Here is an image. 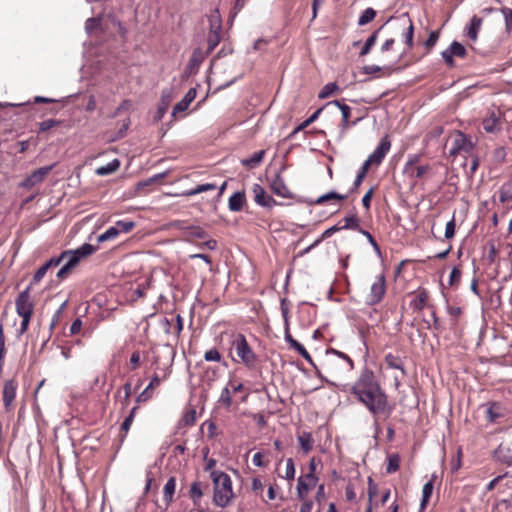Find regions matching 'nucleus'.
<instances>
[{
  "label": "nucleus",
  "instance_id": "64",
  "mask_svg": "<svg viewBox=\"0 0 512 512\" xmlns=\"http://www.w3.org/2000/svg\"><path fill=\"white\" fill-rule=\"evenodd\" d=\"M395 43L394 38L387 39L380 47V51L382 53H385L387 51H390L393 48V45Z\"/></svg>",
  "mask_w": 512,
  "mask_h": 512
},
{
  "label": "nucleus",
  "instance_id": "56",
  "mask_svg": "<svg viewBox=\"0 0 512 512\" xmlns=\"http://www.w3.org/2000/svg\"><path fill=\"white\" fill-rule=\"evenodd\" d=\"M196 420V411L191 409L183 416V421L186 425H193Z\"/></svg>",
  "mask_w": 512,
  "mask_h": 512
},
{
  "label": "nucleus",
  "instance_id": "45",
  "mask_svg": "<svg viewBox=\"0 0 512 512\" xmlns=\"http://www.w3.org/2000/svg\"><path fill=\"white\" fill-rule=\"evenodd\" d=\"M115 227L118 230L119 234L128 233L135 227V223L133 221L119 220L115 223Z\"/></svg>",
  "mask_w": 512,
  "mask_h": 512
},
{
  "label": "nucleus",
  "instance_id": "5",
  "mask_svg": "<svg viewBox=\"0 0 512 512\" xmlns=\"http://www.w3.org/2000/svg\"><path fill=\"white\" fill-rule=\"evenodd\" d=\"M231 351L234 352L238 361L247 367H253L256 363V355L248 344L243 334H237L232 341ZM237 361V359H234Z\"/></svg>",
  "mask_w": 512,
  "mask_h": 512
},
{
  "label": "nucleus",
  "instance_id": "1",
  "mask_svg": "<svg viewBox=\"0 0 512 512\" xmlns=\"http://www.w3.org/2000/svg\"><path fill=\"white\" fill-rule=\"evenodd\" d=\"M350 394L355 396L373 415L374 422L381 415L390 416L393 408L388 397L375 379L373 372L364 370L350 388Z\"/></svg>",
  "mask_w": 512,
  "mask_h": 512
},
{
  "label": "nucleus",
  "instance_id": "40",
  "mask_svg": "<svg viewBox=\"0 0 512 512\" xmlns=\"http://www.w3.org/2000/svg\"><path fill=\"white\" fill-rule=\"evenodd\" d=\"M218 402L223 404L226 408H229L232 405V394L228 386L222 389Z\"/></svg>",
  "mask_w": 512,
  "mask_h": 512
},
{
  "label": "nucleus",
  "instance_id": "63",
  "mask_svg": "<svg viewBox=\"0 0 512 512\" xmlns=\"http://www.w3.org/2000/svg\"><path fill=\"white\" fill-rule=\"evenodd\" d=\"M429 168L430 167L428 165L417 166L413 171V175L416 178H422L425 175V173L429 170Z\"/></svg>",
  "mask_w": 512,
  "mask_h": 512
},
{
  "label": "nucleus",
  "instance_id": "25",
  "mask_svg": "<svg viewBox=\"0 0 512 512\" xmlns=\"http://www.w3.org/2000/svg\"><path fill=\"white\" fill-rule=\"evenodd\" d=\"M120 167V161L118 159H113L111 162L106 165L100 166L96 169V174L99 176H107L109 174L114 173Z\"/></svg>",
  "mask_w": 512,
  "mask_h": 512
},
{
  "label": "nucleus",
  "instance_id": "10",
  "mask_svg": "<svg viewBox=\"0 0 512 512\" xmlns=\"http://www.w3.org/2000/svg\"><path fill=\"white\" fill-rule=\"evenodd\" d=\"M390 148L391 142L389 140V137L385 136L381 139L376 149L373 151L372 154L368 156V158L365 161L368 162L371 166L380 165L383 159L385 158L386 154L389 152Z\"/></svg>",
  "mask_w": 512,
  "mask_h": 512
},
{
  "label": "nucleus",
  "instance_id": "55",
  "mask_svg": "<svg viewBox=\"0 0 512 512\" xmlns=\"http://www.w3.org/2000/svg\"><path fill=\"white\" fill-rule=\"evenodd\" d=\"M359 232L361 234H363L367 240L369 241V243L373 246L374 250L377 252V253H380V248L377 244V242L375 241L374 237L371 235V233H369L368 231H365L363 230L362 228L359 229Z\"/></svg>",
  "mask_w": 512,
  "mask_h": 512
},
{
  "label": "nucleus",
  "instance_id": "27",
  "mask_svg": "<svg viewBox=\"0 0 512 512\" xmlns=\"http://www.w3.org/2000/svg\"><path fill=\"white\" fill-rule=\"evenodd\" d=\"M385 363L387 367L392 369H398L401 371L402 375H405V370L403 368L402 359L399 356L393 355L392 353H388L385 356Z\"/></svg>",
  "mask_w": 512,
  "mask_h": 512
},
{
  "label": "nucleus",
  "instance_id": "16",
  "mask_svg": "<svg viewBox=\"0 0 512 512\" xmlns=\"http://www.w3.org/2000/svg\"><path fill=\"white\" fill-rule=\"evenodd\" d=\"M175 226L185 231V239L192 241L193 239H206L207 233L200 226H183V222H176Z\"/></svg>",
  "mask_w": 512,
  "mask_h": 512
},
{
  "label": "nucleus",
  "instance_id": "54",
  "mask_svg": "<svg viewBox=\"0 0 512 512\" xmlns=\"http://www.w3.org/2000/svg\"><path fill=\"white\" fill-rule=\"evenodd\" d=\"M439 38V32H436V31H432L430 34H429V37L428 39L425 41L424 45L428 48V49H431L437 42Z\"/></svg>",
  "mask_w": 512,
  "mask_h": 512
},
{
  "label": "nucleus",
  "instance_id": "34",
  "mask_svg": "<svg viewBox=\"0 0 512 512\" xmlns=\"http://www.w3.org/2000/svg\"><path fill=\"white\" fill-rule=\"evenodd\" d=\"M482 125L486 132L493 133L498 129L499 119L494 114H492L490 117H487L483 120Z\"/></svg>",
  "mask_w": 512,
  "mask_h": 512
},
{
  "label": "nucleus",
  "instance_id": "13",
  "mask_svg": "<svg viewBox=\"0 0 512 512\" xmlns=\"http://www.w3.org/2000/svg\"><path fill=\"white\" fill-rule=\"evenodd\" d=\"M318 478L312 474H306L298 478L297 496L299 499L304 500L310 490L317 484Z\"/></svg>",
  "mask_w": 512,
  "mask_h": 512
},
{
  "label": "nucleus",
  "instance_id": "43",
  "mask_svg": "<svg viewBox=\"0 0 512 512\" xmlns=\"http://www.w3.org/2000/svg\"><path fill=\"white\" fill-rule=\"evenodd\" d=\"M338 89V86L336 83H327L326 85L323 86V88L321 89L318 97L320 99H325V98H328L329 96H331L336 90Z\"/></svg>",
  "mask_w": 512,
  "mask_h": 512
},
{
  "label": "nucleus",
  "instance_id": "26",
  "mask_svg": "<svg viewBox=\"0 0 512 512\" xmlns=\"http://www.w3.org/2000/svg\"><path fill=\"white\" fill-rule=\"evenodd\" d=\"M176 489V479L175 477H170L163 489V498L166 504H170L173 500V495Z\"/></svg>",
  "mask_w": 512,
  "mask_h": 512
},
{
  "label": "nucleus",
  "instance_id": "57",
  "mask_svg": "<svg viewBox=\"0 0 512 512\" xmlns=\"http://www.w3.org/2000/svg\"><path fill=\"white\" fill-rule=\"evenodd\" d=\"M455 234V221L454 218H452L449 222L446 224L445 228V238L450 239Z\"/></svg>",
  "mask_w": 512,
  "mask_h": 512
},
{
  "label": "nucleus",
  "instance_id": "36",
  "mask_svg": "<svg viewBox=\"0 0 512 512\" xmlns=\"http://www.w3.org/2000/svg\"><path fill=\"white\" fill-rule=\"evenodd\" d=\"M344 225L341 226V229H353V230H358L361 229L359 227V218L357 217L356 214H352V215H349V216H346L344 218Z\"/></svg>",
  "mask_w": 512,
  "mask_h": 512
},
{
  "label": "nucleus",
  "instance_id": "21",
  "mask_svg": "<svg viewBox=\"0 0 512 512\" xmlns=\"http://www.w3.org/2000/svg\"><path fill=\"white\" fill-rule=\"evenodd\" d=\"M271 190L281 197H288L290 195V191L286 184L284 183V180L281 178L279 174L275 176V178L271 182Z\"/></svg>",
  "mask_w": 512,
  "mask_h": 512
},
{
  "label": "nucleus",
  "instance_id": "42",
  "mask_svg": "<svg viewBox=\"0 0 512 512\" xmlns=\"http://www.w3.org/2000/svg\"><path fill=\"white\" fill-rule=\"evenodd\" d=\"M119 235L118 230L116 229L115 225L109 227L104 233L98 236V242H105L108 240L115 239Z\"/></svg>",
  "mask_w": 512,
  "mask_h": 512
},
{
  "label": "nucleus",
  "instance_id": "23",
  "mask_svg": "<svg viewBox=\"0 0 512 512\" xmlns=\"http://www.w3.org/2000/svg\"><path fill=\"white\" fill-rule=\"evenodd\" d=\"M285 340L290 344V346L296 350L305 360L309 361L310 363H312V358L310 356V354L308 353V351L305 349V347L299 343L297 340H295L290 334H289V330L286 331V334H285Z\"/></svg>",
  "mask_w": 512,
  "mask_h": 512
},
{
  "label": "nucleus",
  "instance_id": "58",
  "mask_svg": "<svg viewBox=\"0 0 512 512\" xmlns=\"http://www.w3.org/2000/svg\"><path fill=\"white\" fill-rule=\"evenodd\" d=\"M164 175H165L164 173H161V174L155 175L154 177H151V178L147 179L146 181L139 182V183L137 184V188H138V189H142V188H144V187H146V186H149V185H151L153 182H155V181H157V180H159V179L163 178V177H164Z\"/></svg>",
  "mask_w": 512,
  "mask_h": 512
},
{
  "label": "nucleus",
  "instance_id": "6",
  "mask_svg": "<svg viewBox=\"0 0 512 512\" xmlns=\"http://www.w3.org/2000/svg\"><path fill=\"white\" fill-rule=\"evenodd\" d=\"M386 293V278L383 273L377 275L370 286V291L365 297V303L369 306L379 304Z\"/></svg>",
  "mask_w": 512,
  "mask_h": 512
},
{
  "label": "nucleus",
  "instance_id": "31",
  "mask_svg": "<svg viewBox=\"0 0 512 512\" xmlns=\"http://www.w3.org/2000/svg\"><path fill=\"white\" fill-rule=\"evenodd\" d=\"M499 200L506 203L512 200V181L505 182L499 189Z\"/></svg>",
  "mask_w": 512,
  "mask_h": 512
},
{
  "label": "nucleus",
  "instance_id": "20",
  "mask_svg": "<svg viewBox=\"0 0 512 512\" xmlns=\"http://www.w3.org/2000/svg\"><path fill=\"white\" fill-rule=\"evenodd\" d=\"M400 21L402 22L401 27L403 28V31H404L403 36L405 39V43L407 45V48L411 49L413 46V35H414L413 23L409 18H407V19L402 18V19H400Z\"/></svg>",
  "mask_w": 512,
  "mask_h": 512
},
{
  "label": "nucleus",
  "instance_id": "7",
  "mask_svg": "<svg viewBox=\"0 0 512 512\" xmlns=\"http://www.w3.org/2000/svg\"><path fill=\"white\" fill-rule=\"evenodd\" d=\"M452 147L449 151L451 156H456L462 152L469 153L473 149V143L461 131H455L451 136Z\"/></svg>",
  "mask_w": 512,
  "mask_h": 512
},
{
  "label": "nucleus",
  "instance_id": "49",
  "mask_svg": "<svg viewBox=\"0 0 512 512\" xmlns=\"http://www.w3.org/2000/svg\"><path fill=\"white\" fill-rule=\"evenodd\" d=\"M216 32L217 34H221V20L218 16L210 17V31L209 33Z\"/></svg>",
  "mask_w": 512,
  "mask_h": 512
},
{
  "label": "nucleus",
  "instance_id": "50",
  "mask_svg": "<svg viewBox=\"0 0 512 512\" xmlns=\"http://www.w3.org/2000/svg\"><path fill=\"white\" fill-rule=\"evenodd\" d=\"M295 476V466L292 458L287 459L286 461V472L285 478L288 480H293Z\"/></svg>",
  "mask_w": 512,
  "mask_h": 512
},
{
  "label": "nucleus",
  "instance_id": "59",
  "mask_svg": "<svg viewBox=\"0 0 512 512\" xmlns=\"http://www.w3.org/2000/svg\"><path fill=\"white\" fill-rule=\"evenodd\" d=\"M373 192H374V189L373 187H371L363 196L362 198V204L363 206L368 210L370 209V205H371V199H372V196H373Z\"/></svg>",
  "mask_w": 512,
  "mask_h": 512
},
{
  "label": "nucleus",
  "instance_id": "33",
  "mask_svg": "<svg viewBox=\"0 0 512 512\" xmlns=\"http://www.w3.org/2000/svg\"><path fill=\"white\" fill-rule=\"evenodd\" d=\"M370 164L366 161L362 164L361 168L357 172L356 178L353 183V187L351 189V192L355 191L363 182L364 178L366 177V174L370 168Z\"/></svg>",
  "mask_w": 512,
  "mask_h": 512
},
{
  "label": "nucleus",
  "instance_id": "47",
  "mask_svg": "<svg viewBox=\"0 0 512 512\" xmlns=\"http://www.w3.org/2000/svg\"><path fill=\"white\" fill-rule=\"evenodd\" d=\"M60 124H61V121L55 120V119H48V120L42 121L39 124V132H46L53 127L59 126Z\"/></svg>",
  "mask_w": 512,
  "mask_h": 512
},
{
  "label": "nucleus",
  "instance_id": "14",
  "mask_svg": "<svg viewBox=\"0 0 512 512\" xmlns=\"http://www.w3.org/2000/svg\"><path fill=\"white\" fill-rule=\"evenodd\" d=\"M252 191L254 194V201L259 206L271 208L276 204L274 198L267 194V192L261 185L257 183L254 184Z\"/></svg>",
  "mask_w": 512,
  "mask_h": 512
},
{
  "label": "nucleus",
  "instance_id": "15",
  "mask_svg": "<svg viewBox=\"0 0 512 512\" xmlns=\"http://www.w3.org/2000/svg\"><path fill=\"white\" fill-rule=\"evenodd\" d=\"M17 387V382L14 379H9L4 383L3 403L7 411H10L12 408V404L16 397Z\"/></svg>",
  "mask_w": 512,
  "mask_h": 512
},
{
  "label": "nucleus",
  "instance_id": "8",
  "mask_svg": "<svg viewBox=\"0 0 512 512\" xmlns=\"http://www.w3.org/2000/svg\"><path fill=\"white\" fill-rule=\"evenodd\" d=\"M496 9L492 7L484 8L480 11L481 15H473L469 25L466 27V35L467 37L473 41L476 42L478 39V33L482 27L483 19L486 15L489 13L495 12Z\"/></svg>",
  "mask_w": 512,
  "mask_h": 512
},
{
  "label": "nucleus",
  "instance_id": "37",
  "mask_svg": "<svg viewBox=\"0 0 512 512\" xmlns=\"http://www.w3.org/2000/svg\"><path fill=\"white\" fill-rule=\"evenodd\" d=\"M500 12L503 15L505 21V31L507 34L512 32V9L508 7H502Z\"/></svg>",
  "mask_w": 512,
  "mask_h": 512
},
{
  "label": "nucleus",
  "instance_id": "48",
  "mask_svg": "<svg viewBox=\"0 0 512 512\" xmlns=\"http://www.w3.org/2000/svg\"><path fill=\"white\" fill-rule=\"evenodd\" d=\"M204 359L208 362H219L221 360V354L216 348H212L205 352Z\"/></svg>",
  "mask_w": 512,
  "mask_h": 512
},
{
  "label": "nucleus",
  "instance_id": "17",
  "mask_svg": "<svg viewBox=\"0 0 512 512\" xmlns=\"http://www.w3.org/2000/svg\"><path fill=\"white\" fill-rule=\"evenodd\" d=\"M197 91L195 88H190L183 99L179 101L173 108L172 115L175 116L177 113L184 112L188 109L191 102L196 98Z\"/></svg>",
  "mask_w": 512,
  "mask_h": 512
},
{
  "label": "nucleus",
  "instance_id": "19",
  "mask_svg": "<svg viewBox=\"0 0 512 512\" xmlns=\"http://www.w3.org/2000/svg\"><path fill=\"white\" fill-rule=\"evenodd\" d=\"M58 265H59V259H55L54 257L49 259L46 263H44L41 267H39L36 270V272L33 275L30 285L32 286L36 283H39L44 278L45 274L47 273V271L50 268L56 267Z\"/></svg>",
  "mask_w": 512,
  "mask_h": 512
},
{
  "label": "nucleus",
  "instance_id": "2",
  "mask_svg": "<svg viewBox=\"0 0 512 512\" xmlns=\"http://www.w3.org/2000/svg\"><path fill=\"white\" fill-rule=\"evenodd\" d=\"M213 482V503L220 507H227L234 499L232 480L223 471L212 470L210 473Z\"/></svg>",
  "mask_w": 512,
  "mask_h": 512
},
{
  "label": "nucleus",
  "instance_id": "53",
  "mask_svg": "<svg viewBox=\"0 0 512 512\" xmlns=\"http://www.w3.org/2000/svg\"><path fill=\"white\" fill-rule=\"evenodd\" d=\"M460 278H461V270L457 267H454L450 273L449 284L455 285L456 283H458L460 281Z\"/></svg>",
  "mask_w": 512,
  "mask_h": 512
},
{
  "label": "nucleus",
  "instance_id": "12",
  "mask_svg": "<svg viewBox=\"0 0 512 512\" xmlns=\"http://www.w3.org/2000/svg\"><path fill=\"white\" fill-rule=\"evenodd\" d=\"M454 56L459 58H464L466 56L465 47L457 41H453L451 45L442 52V57L449 67L454 66Z\"/></svg>",
  "mask_w": 512,
  "mask_h": 512
},
{
  "label": "nucleus",
  "instance_id": "24",
  "mask_svg": "<svg viewBox=\"0 0 512 512\" xmlns=\"http://www.w3.org/2000/svg\"><path fill=\"white\" fill-rule=\"evenodd\" d=\"M264 155L265 150L257 151L250 157L242 159L241 164L249 169H254L262 163Z\"/></svg>",
  "mask_w": 512,
  "mask_h": 512
},
{
  "label": "nucleus",
  "instance_id": "60",
  "mask_svg": "<svg viewBox=\"0 0 512 512\" xmlns=\"http://www.w3.org/2000/svg\"><path fill=\"white\" fill-rule=\"evenodd\" d=\"M384 28V25L381 26L379 29H377L375 32H373L366 40L365 44L368 45V47L372 48L377 39H378V34L380 33V31Z\"/></svg>",
  "mask_w": 512,
  "mask_h": 512
},
{
  "label": "nucleus",
  "instance_id": "4",
  "mask_svg": "<svg viewBox=\"0 0 512 512\" xmlns=\"http://www.w3.org/2000/svg\"><path fill=\"white\" fill-rule=\"evenodd\" d=\"M325 366L328 373L337 377L342 373L351 371L354 363L348 355L335 349H329L327 350Z\"/></svg>",
  "mask_w": 512,
  "mask_h": 512
},
{
  "label": "nucleus",
  "instance_id": "3",
  "mask_svg": "<svg viewBox=\"0 0 512 512\" xmlns=\"http://www.w3.org/2000/svg\"><path fill=\"white\" fill-rule=\"evenodd\" d=\"M96 250L97 247L89 243H84L77 249L64 251L60 254V256L54 257L55 259H59V264L66 260L65 264L58 271L57 277L59 279H65L79 264L81 259L92 255L94 252H96Z\"/></svg>",
  "mask_w": 512,
  "mask_h": 512
},
{
  "label": "nucleus",
  "instance_id": "22",
  "mask_svg": "<svg viewBox=\"0 0 512 512\" xmlns=\"http://www.w3.org/2000/svg\"><path fill=\"white\" fill-rule=\"evenodd\" d=\"M486 418L489 422H496L500 417L503 416L502 407L499 403L493 402L484 405Z\"/></svg>",
  "mask_w": 512,
  "mask_h": 512
},
{
  "label": "nucleus",
  "instance_id": "28",
  "mask_svg": "<svg viewBox=\"0 0 512 512\" xmlns=\"http://www.w3.org/2000/svg\"><path fill=\"white\" fill-rule=\"evenodd\" d=\"M298 442L300 444L301 449L304 453H308L311 451L313 447L314 440L312 435L308 432H303L298 435Z\"/></svg>",
  "mask_w": 512,
  "mask_h": 512
},
{
  "label": "nucleus",
  "instance_id": "44",
  "mask_svg": "<svg viewBox=\"0 0 512 512\" xmlns=\"http://www.w3.org/2000/svg\"><path fill=\"white\" fill-rule=\"evenodd\" d=\"M221 40V34H217L216 32L209 33L208 34V46H207V53H211L217 45L220 43Z\"/></svg>",
  "mask_w": 512,
  "mask_h": 512
},
{
  "label": "nucleus",
  "instance_id": "32",
  "mask_svg": "<svg viewBox=\"0 0 512 512\" xmlns=\"http://www.w3.org/2000/svg\"><path fill=\"white\" fill-rule=\"evenodd\" d=\"M432 492H433V483L432 481H428L427 483L424 484L423 486V489H422V499H421V503H420V510H424L430 500V497L432 495Z\"/></svg>",
  "mask_w": 512,
  "mask_h": 512
},
{
  "label": "nucleus",
  "instance_id": "51",
  "mask_svg": "<svg viewBox=\"0 0 512 512\" xmlns=\"http://www.w3.org/2000/svg\"><path fill=\"white\" fill-rule=\"evenodd\" d=\"M152 395H153V390L151 389H148V387H146L138 396H137V399H136V402L137 403H143V402H147L149 399L152 398Z\"/></svg>",
  "mask_w": 512,
  "mask_h": 512
},
{
  "label": "nucleus",
  "instance_id": "38",
  "mask_svg": "<svg viewBox=\"0 0 512 512\" xmlns=\"http://www.w3.org/2000/svg\"><path fill=\"white\" fill-rule=\"evenodd\" d=\"M400 466V457L398 454H391L388 457V465L386 467V472L388 474L394 473L399 469Z\"/></svg>",
  "mask_w": 512,
  "mask_h": 512
},
{
  "label": "nucleus",
  "instance_id": "29",
  "mask_svg": "<svg viewBox=\"0 0 512 512\" xmlns=\"http://www.w3.org/2000/svg\"><path fill=\"white\" fill-rule=\"evenodd\" d=\"M189 494L193 503L199 505L203 496L202 484L198 481L193 482L190 486Z\"/></svg>",
  "mask_w": 512,
  "mask_h": 512
},
{
  "label": "nucleus",
  "instance_id": "35",
  "mask_svg": "<svg viewBox=\"0 0 512 512\" xmlns=\"http://www.w3.org/2000/svg\"><path fill=\"white\" fill-rule=\"evenodd\" d=\"M376 16V11L373 8H366L358 19V25L363 26L371 22Z\"/></svg>",
  "mask_w": 512,
  "mask_h": 512
},
{
  "label": "nucleus",
  "instance_id": "11",
  "mask_svg": "<svg viewBox=\"0 0 512 512\" xmlns=\"http://www.w3.org/2000/svg\"><path fill=\"white\" fill-rule=\"evenodd\" d=\"M53 167L54 165L44 166L33 171L21 182L20 186L26 189H30L35 185L41 183L44 180V178L50 173Z\"/></svg>",
  "mask_w": 512,
  "mask_h": 512
},
{
  "label": "nucleus",
  "instance_id": "62",
  "mask_svg": "<svg viewBox=\"0 0 512 512\" xmlns=\"http://www.w3.org/2000/svg\"><path fill=\"white\" fill-rule=\"evenodd\" d=\"M139 364H140V353L138 351H135L132 353V355L130 357L131 369L132 370L137 369Z\"/></svg>",
  "mask_w": 512,
  "mask_h": 512
},
{
  "label": "nucleus",
  "instance_id": "9",
  "mask_svg": "<svg viewBox=\"0 0 512 512\" xmlns=\"http://www.w3.org/2000/svg\"><path fill=\"white\" fill-rule=\"evenodd\" d=\"M31 285L22 291L15 300L16 312L19 316H32L34 304L30 299Z\"/></svg>",
  "mask_w": 512,
  "mask_h": 512
},
{
  "label": "nucleus",
  "instance_id": "30",
  "mask_svg": "<svg viewBox=\"0 0 512 512\" xmlns=\"http://www.w3.org/2000/svg\"><path fill=\"white\" fill-rule=\"evenodd\" d=\"M497 453L504 462L512 464V442L501 444L498 447Z\"/></svg>",
  "mask_w": 512,
  "mask_h": 512
},
{
  "label": "nucleus",
  "instance_id": "61",
  "mask_svg": "<svg viewBox=\"0 0 512 512\" xmlns=\"http://www.w3.org/2000/svg\"><path fill=\"white\" fill-rule=\"evenodd\" d=\"M368 482H369V487H368V497H369V504H371L372 499H373V498L376 496V494H377V486L373 483V481H372V478H371V477H369Z\"/></svg>",
  "mask_w": 512,
  "mask_h": 512
},
{
  "label": "nucleus",
  "instance_id": "18",
  "mask_svg": "<svg viewBox=\"0 0 512 512\" xmlns=\"http://www.w3.org/2000/svg\"><path fill=\"white\" fill-rule=\"evenodd\" d=\"M246 203V195L244 191H237L233 193L228 200L229 210L232 212H239L243 209Z\"/></svg>",
  "mask_w": 512,
  "mask_h": 512
},
{
  "label": "nucleus",
  "instance_id": "41",
  "mask_svg": "<svg viewBox=\"0 0 512 512\" xmlns=\"http://www.w3.org/2000/svg\"><path fill=\"white\" fill-rule=\"evenodd\" d=\"M214 189H216V185H214V184H211V183L201 184V185H198L195 188L185 192V195L193 196V195H197V194H200V193H203L206 191H210V190H214Z\"/></svg>",
  "mask_w": 512,
  "mask_h": 512
},
{
  "label": "nucleus",
  "instance_id": "39",
  "mask_svg": "<svg viewBox=\"0 0 512 512\" xmlns=\"http://www.w3.org/2000/svg\"><path fill=\"white\" fill-rule=\"evenodd\" d=\"M347 198V195H342V194H338L337 192H329L327 194H324L322 196H320L317 200H316V204H323L329 200H345Z\"/></svg>",
  "mask_w": 512,
  "mask_h": 512
},
{
  "label": "nucleus",
  "instance_id": "52",
  "mask_svg": "<svg viewBox=\"0 0 512 512\" xmlns=\"http://www.w3.org/2000/svg\"><path fill=\"white\" fill-rule=\"evenodd\" d=\"M281 312H282V316L284 318V321H285V327H286V331L289 330V308L286 304V300L283 299L281 301Z\"/></svg>",
  "mask_w": 512,
  "mask_h": 512
},
{
  "label": "nucleus",
  "instance_id": "46",
  "mask_svg": "<svg viewBox=\"0 0 512 512\" xmlns=\"http://www.w3.org/2000/svg\"><path fill=\"white\" fill-rule=\"evenodd\" d=\"M329 104H334L340 109L343 120H349L351 108L348 105H346L345 103H341L339 100H335L333 102H330Z\"/></svg>",
  "mask_w": 512,
  "mask_h": 512
}]
</instances>
